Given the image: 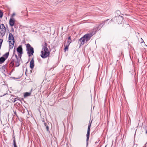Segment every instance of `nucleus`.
<instances>
[{
  "label": "nucleus",
  "mask_w": 147,
  "mask_h": 147,
  "mask_svg": "<svg viewBox=\"0 0 147 147\" xmlns=\"http://www.w3.org/2000/svg\"><path fill=\"white\" fill-rule=\"evenodd\" d=\"M15 50H13V53L11 59V62L9 64V66L12 67L14 65L16 67H18L20 65V59L18 57L17 55L15 54Z\"/></svg>",
  "instance_id": "nucleus-1"
},
{
  "label": "nucleus",
  "mask_w": 147,
  "mask_h": 147,
  "mask_svg": "<svg viewBox=\"0 0 147 147\" xmlns=\"http://www.w3.org/2000/svg\"><path fill=\"white\" fill-rule=\"evenodd\" d=\"M42 46L40 56L43 58H45L49 56L50 52L47 48V44L46 42L42 45Z\"/></svg>",
  "instance_id": "nucleus-2"
},
{
  "label": "nucleus",
  "mask_w": 147,
  "mask_h": 147,
  "mask_svg": "<svg viewBox=\"0 0 147 147\" xmlns=\"http://www.w3.org/2000/svg\"><path fill=\"white\" fill-rule=\"evenodd\" d=\"M9 49H12L13 47L14 44V38L12 34L10 33L9 35Z\"/></svg>",
  "instance_id": "nucleus-3"
},
{
  "label": "nucleus",
  "mask_w": 147,
  "mask_h": 147,
  "mask_svg": "<svg viewBox=\"0 0 147 147\" xmlns=\"http://www.w3.org/2000/svg\"><path fill=\"white\" fill-rule=\"evenodd\" d=\"M26 51L27 54L29 56L32 55L34 53L33 48L31 47L30 44L28 43L26 45Z\"/></svg>",
  "instance_id": "nucleus-4"
},
{
  "label": "nucleus",
  "mask_w": 147,
  "mask_h": 147,
  "mask_svg": "<svg viewBox=\"0 0 147 147\" xmlns=\"http://www.w3.org/2000/svg\"><path fill=\"white\" fill-rule=\"evenodd\" d=\"M94 33H92L91 32L87 33L84 35L83 36L84 38L86 40V42L88 41L93 35Z\"/></svg>",
  "instance_id": "nucleus-5"
},
{
  "label": "nucleus",
  "mask_w": 147,
  "mask_h": 147,
  "mask_svg": "<svg viewBox=\"0 0 147 147\" xmlns=\"http://www.w3.org/2000/svg\"><path fill=\"white\" fill-rule=\"evenodd\" d=\"M6 29L4 25L3 24L0 25V33L2 36H3L5 33Z\"/></svg>",
  "instance_id": "nucleus-6"
},
{
  "label": "nucleus",
  "mask_w": 147,
  "mask_h": 147,
  "mask_svg": "<svg viewBox=\"0 0 147 147\" xmlns=\"http://www.w3.org/2000/svg\"><path fill=\"white\" fill-rule=\"evenodd\" d=\"M92 122V121L90 122H89L88 124V130H87V134L86 135V136L87 137L86 138V142L87 144H88V140L89 138L90 134V128L91 126V124Z\"/></svg>",
  "instance_id": "nucleus-7"
},
{
  "label": "nucleus",
  "mask_w": 147,
  "mask_h": 147,
  "mask_svg": "<svg viewBox=\"0 0 147 147\" xmlns=\"http://www.w3.org/2000/svg\"><path fill=\"white\" fill-rule=\"evenodd\" d=\"M101 25L102 24H100L99 25H97L95 26L94 27L93 29L92 30V31L91 32L92 33H94L93 35L95 34L97 31L100 29V28H99L101 27Z\"/></svg>",
  "instance_id": "nucleus-8"
},
{
  "label": "nucleus",
  "mask_w": 147,
  "mask_h": 147,
  "mask_svg": "<svg viewBox=\"0 0 147 147\" xmlns=\"http://www.w3.org/2000/svg\"><path fill=\"white\" fill-rule=\"evenodd\" d=\"M117 20V22L118 24H121L122 23L123 20V18L120 15L116 16L115 18Z\"/></svg>",
  "instance_id": "nucleus-9"
},
{
  "label": "nucleus",
  "mask_w": 147,
  "mask_h": 147,
  "mask_svg": "<svg viewBox=\"0 0 147 147\" xmlns=\"http://www.w3.org/2000/svg\"><path fill=\"white\" fill-rule=\"evenodd\" d=\"M17 52L19 53V56L21 57L23 53L22 48L21 45H20L17 49Z\"/></svg>",
  "instance_id": "nucleus-10"
},
{
  "label": "nucleus",
  "mask_w": 147,
  "mask_h": 147,
  "mask_svg": "<svg viewBox=\"0 0 147 147\" xmlns=\"http://www.w3.org/2000/svg\"><path fill=\"white\" fill-rule=\"evenodd\" d=\"M85 42H86V40L84 38H83V36L79 39L78 40V43L80 45V46L83 45Z\"/></svg>",
  "instance_id": "nucleus-11"
},
{
  "label": "nucleus",
  "mask_w": 147,
  "mask_h": 147,
  "mask_svg": "<svg viewBox=\"0 0 147 147\" xmlns=\"http://www.w3.org/2000/svg\"><path fill=\"white\" fill-rule=\"evenodd\" d=\"M34 61L33 58H32L30 61V67L31 69H33L34 67Z\"/></svg>",
  "instance_id": "nucleus-12"
},
{
  "label": "nucleus",
  "mask_w": 147,
  "mask_h": 147,
  "mask_svg": "<svg viewBox=\"0 0 147 147\" xmlns=\"http://www.w3.org/2000/svg\"><path fill=\"white\" fill-rule=\"evenodd\" d=\"M15 22L14 19L11 18L9 20V24L11 26H13L15 24Z\"/></svg>",
  "instance_id": "nucleus-13"
},
{
  "label": "nucleus",
  "mask_w": 147,
  "mask_h": 147,
  "mask_svg": "<svg viewBox=\"0 0 147 147\" xmlns=\"http://www.w3.org/2000/svg\"><path fill=\"white\" fill-rule=\"evenodd\" d=\"M9 55V52H7V53H5V54H4L2 57H4V58L6 60L8 58Z\"/></svg>",
  "instance_id": "nucleus-14"
},
{
  "label": "nucleus",
  "mask_w": 147,
  "mask_h": 147,
  "mask_svg": "<svg viewBox=\"0 0 147 147\" xmlns=\"http://www.w3.org/2000/svg\"><path fill=\"white\" fill-rule=\"evenodd\" d=\"M5 59L4 58V57H2L0 58V63H3L5 61Z\"/></svg>",
  "instance_id": "nucleus-15"
},
{
  "label": "nucleus",
  "mask_w": 147,
  "mask_h": 147,
  "mask_svg": "<svg viewBox=\"0 0 147 147\" xmlns=\"http://www.w3.org/2000/svg\"><path fill=\"white\" fill-rule=\"evenodd\" d=\"M31 92H25L24 94V97H26L28 96H29L31 94Z\"/></svg>",
  "instance_id": "nucleus-16"
},
{
  "label": "nucleus",
  "mask_w": 147,
  "mask_h": 147,
  "mask_svg": "<svg viewBox=\"0 0 147 147\" xmlns=\"http://www.w3.org/2000/svg\"><path fill=\"white\" fill-rule=\"evenodd\" d=\"M44 125L46 127V128L47 131H49V126L48 125H47V123H44Z\"/></svg>",
  "instance_id": "nucleus-17"
},
{
  "label": "nucleus",
  "mask_w": 147,
  "mask_h": 147,
  "mask_svg": "<svg viewBox=\"0 0 147 147\" xmlns=\"http://www.w3.org/2000/svg\"><path fill=\"white\" fill-rule=\"evenodd\" d=\"M121 14V12L119 10H117L115 13V15L117 14V15H118L119 16L120 15V14Z\"/></svg>",
  "instance_id": "nucleus-18"
},
{
  "label": "nucleus",
  "mask_w": 147,
  "mask_h": 147,
  "mask_svg": "<svg viewBox=\"0 0 147 147\" xmlns=\"http://www.w3.org/2000/svg\"><path fill=\"white\" fill-rule=\"evenodd\" d=\"M69 45H66V46H65L64 50L65 51H66V50H67L68 49V47L69 46Z\"/></svg>",
  "instance_id": "nucleus-19"
},
{
  "label": "nucleus",
  "mask_w": 147,
  "mask_h": 147,
  "mask_svg": "<svg viewBox=\"0 0 147 147\" xmlns=\"http://www.w3.org/2000/svg\"><path fill=\"white\" fill-rule=\"evenodd\" d=\"M13 145H14V147H17V146L16 145V140H15V139H14L13 140Z\"/></svg>",
  "instance_id": "nucleus-20"
},
{
  "label": "nucleus",
  "mask_w": 147,
  "mask_h": 147,
  "mask_svg": "<svg viewBox=\"0 0 147 147\" xmlns=\"http://www.w3.org/2000/svg\"><path fill=\"white\" fill-rule=\"evenodd\" d=\"M71 42V40H68L67 41V43L68 45H69L70 44Z\"/></svg>",
  "instance_id": "nucleus-21"
},
{
  "label": "nucleus",
  "mask_w": 147,
  "mask_h": 147,
  "mask_svg": "<svg viewBox=\"0 0 147 147\" xmlns=\"http://www.w3.org/2000/svg\"><path fill=\"white\" fill-rule=\"evenodd\" d=\"M3 16V13L1 10H0V18H2Z\"/></svg>",
  "instance_id": "nucleus-22"
},
{
  "label": "nucleus",
  "mask_w": 147,
  "mask_h": 147,
  "mask_svg": "<svg viewBox=\"0 0 147 147\" xmlns=\"http://www.w3.org/2000/svg\"><path fill=\"white\" fill-rule=\"evenodd\" d=\"M3 40L1 39H0V47H1L2 43L3 42Z\"/></svg>",
  "instance_id": "nucleus-23"
},
{
  "label": "nucleus",
  "mask_w": 147,
  "mask_h": 147,
  "mask_svg": "<svg viewBox=\"0 0 147 147\" xmlns=\"http://www.w3.org/2000/svg\"><path fill=\"white\" fill-rule=\"evenodd\" d=\"M13 112H14L13 115L14 116L15 115H16L17 117H18V115H17L16 114V111H14V110H13Z\"/></svg>",
  "instance_id": "nucleus-24"
},
{
  "label": "nucleus",
  "mask_w": 147,
  "mask_h": 147,
  "mask_svg": "<svg viewBox=\"0 0 147 147\" xmlns=\"http://www.w3.org/2000/svg\"><path fill=\"white\" fill-rule=\"evenodd\" d=\"M5 66H2V67L1 69H3L4 70H5Z\"/></svg>",
  "instance_id": "nucleus-25"
},
{
  "label": "nucleus",
  "mask_w": 147,
  "mask_h": 147,
  "mask_svg": "<svg viewBox=\"0 0 147 147\" xmlns=\"http://www.w3.org/2000/svg\"><path fill=\"white\" fill-rule=\"evenodd\" d=\"M11 30L12 32H14V30L13 28H12L11 29Z\"/></svg>",
  "instance_id": "nucleus-26"
},
{
  "label": "nucleus",
  "mask_w": 147,
  "mask_h": 147,
  "mask_svg": "<svg viewBox=\"0 0 147 147\" xmlns=\"http://www.w3.org/2000/svg\"><path fill=\"white\" fill-rule=\"evenodd\" d=\"M68 40H71V37L70 36H69L68 37Z\"/></svg>",
  "instance_id": "nucleus-27"
},
{
  "label": "nucleus",
  "mask_w": 147,
  "mask_h": 147,
  "mask_svg": "<svg viewBox=\"0 0 147 147\" xmlns=\"http://www.w3.org/2000/svg\"><path fill=\"white\" fill-rule=\"evenodd\" d=\"M16 98H15V100H14L13 101L14 102H15L16 101Z\"/></svg>",
  "instance_id": "nucleus-28"
},
{
  "label": "nucleus",
  "mask_w": 147,
  "mask_h": 147,
  "mask_svg": "<svg viewBox=\"0 0 147 147\" xmlns=\"http://www.w3.org/2000/svg\"><path fill=\"white\" fill-rule=\"evenodd\" d=\"M13 78L14 79H16V78H14V77H13Z\"/></svg>",
  "instance_id": "nucleus-29"
},
{
  "label": "nucleus",
  "mask_w": 147,
  "mask_h": 147,
  "mask_svg": "<svg viewBox=\"0 0 147 147\" xmlns=\"http://www.w3.org/2000/svg\"><path fill=\"white\" fill-rule=\"evenodd\" d=\"M144 42V41L143 40V42H141V43H142V42Z\"/></svg>",
  "instance_id": "nucleus-30"
},
{
  "label": "nucleus",
  "mask_w": 147,
  "mask_h": 147,
  "mask_svg": "<svg viewBox=\"0 0 147 147\" xmlns=\"http://www.w3.org/2000/svg\"><path fill=\"white\" fill-rule=\"evenodd\" d=\"M6 94H5L3 95V96H4L5 95H6Z\"/></svg>",
  "instance_id": "nucleus-31"
},
{
  "label": "nucleus",
  "mask_w": 147,
  "mask_h": 147,
  "mask_svg": "<svg viewBox=\"0 0 147 147\" xmlns=\"http://www.w3.org/2000/svg\"><path fill=\"white\" fill-rule=\"evenodd\" d=\"M105 147H107V145H106Z\"/></svg>",
  "instance_id": "nucleus-32"
},
{
  "label": "nucleus",
  "mask_w": 147,
  "mask_h": 147,
  "mask_svg": "<svg viewBox=\"0 0 147 147\" xmlns=\"http://www.w3.org/2000/svg\"><path fill=\"white\" fill-rule=\"evenodd\" d=\"M147 133V131H146V133Z\"/></svg>",
  "instance_id": "nucleus-33"
}]
</instances>
